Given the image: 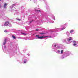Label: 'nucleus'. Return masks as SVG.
I'll list each match as a JSON object with an SVG mask.
<instances>
[{
    "mask_svg": "<svg viewBox=\"0 0 78 78\" xmlns=\"http://www.w3.org/2000/svg\"><path fill=\"white\" fill-rule=\"evenodd\" d=\"M33 22V20H32L31 21L29 22V23H31Z\"/></svg>",
    "mask_w": 78,
    "mask_h": 78,
    "instance_id": "nucleus-12",
    "label": "nucleus"
},
{
    "mask_svg": "<svg viewBox=\"0 0 78 78\" xmlns=\"http://www.w3.org/2000/svg\"><path fill=\"white\" fill-rule=\"evenodd\" d=\"M58 52H59V51H58Z\"/></svg>",
    "mask_w": 78,
    "mask_h": 78,
    "instance_id": "nucleus-23",
    "label": "nucleus"
},
{
    "mask_svg": "<svg viewBox=\"0 0 78 78\" xmlns=\"http://www.w3.org/2000/svg\"><path fill=\"white\" fill-rule=\"evenodd\" d=\"M45 33H41L40 34H45Z\"/></svg>",
    "mask_w": 78,
    "mask_h": 78,
    "instance_id": "nucleus-13",
    "label": "nucleus"
},
{
    "mask_svg": "<svg viewBox=\"0 0 78 78\" xmlns=\"http://www.w3.org/2000/svg\"><path fill=\"white\" fill-rule=\"evenodd\" d=\"M35 31H39V30L36 29V30H35Z\"/></svg>",
    "mask_w": 78,
    "mask_h": 78,
    "instance_id": "nucleus-18",
    "label": "nucleus"
},
{
    "mask_svg": "<svg viewBox=\"0 0 78 78\" xmlns=\"http://www.w3.org/2000/svg\"><path fill=\"white\" fill-rule=\"evenodd\" d=\"M73 43H74V44H75V43H76V41H73Z\"/></svg>",
    "mask_w": 78,
    "mask_h": 78,
    "instance_id": "nucleus-11",
    "label": "nucleus"
},
{
    "mask_svg": "<svg viewBox=\"0 0 78 78\" xmlns=\"http://www.w3.org/2000/svg\"><path fill=\"white\" fill-rule=\"evenodd\" d=\"M1 6L0 5V7Z\"/></svg>",
    "mask_w": 78,
    "mask_h": 78,
    "instance_id": "nucleus-24",
    "label": "nucleus"
},
{
    "mask_svg": "<svg viewBox=\"0 0 78 78\" xmlns=\"http://www.w3.org/2000/svg\"><path fill=\"white\" fill-rule=\"evenodd\" d=\"M63 52H64L63 51V50H61V53L62 54V53H63Z\"/></svg>",
    "mask_w": 78,
    "mask_h": 78,
    "instance_id": "nucleus-9",
    "label": "nucleus"
},
{
    "mask_svg": "<svg viewBox=\"0 0 78 78\" xmlns=\"http://www.w3.org/2000/svg\"><path fill=\"white\" fill-rule=\"evenodd\" d=\"M36 37H37L38 39H43L44 38H45V37H48V36H41L39 37V35H36Z\"/></svg>",
    "mask_w": 78,
    "mask_h": 78,
    "instance_id": "nucleus-1",
    "label": "nucleus"
},
{
    "mask_svg": "<svg viewBox=\"0 0 78 78\" xmlns=\"http://www.w3.org/2000/svg\"><path fill=\"white\" fill-rule=\"evenodd\" d=\"M76 43H74L73 44V45L74 46H76Z\"/></svg>",
    "mask_w": 78,
    "mask_h": 78,
    "instance_id": "nucleus-10",
    "label": "nucleus"
},
{
    "mask_svg": "<svg viewBox=\"0 0 78 78\" xmlns=\"http://www.w3.org/2000/svg\"><path fill=\"white\" fill-rule=\"evenodd\" d=\"M51 37L50 36V37Z\"/></svg>",
    "mask_w": 78,
    "mask_h": 78,
    "instance_id": "nucleus-21",
    "label": "nucleus"
},
{
    "mask_svg": "<svg viewBox=\"0 0 78 78\" xmlns=\"http://www.w3.org/2000/svg\"><path fill=\"white\" fill-rule=\"evenodd\" d=\"M12 37L14 39H16V37L14 36V35L12 36Z\"/></svg>",
    "mask_w": 78,
    "mask_h": 78,
    "instance_id": "nucleus-6",
    "label": "nucleus"
},
{
    "mask_svg": "<svg viewBox=\"0 0 78 78\" xmlns=\"http://www.w3.org/2000/svg\"><path fill=\"white\" fill-rule=\"evenodd\" d=\"M65 28H62V30H64V29H65Z\"/></svg>",
    "mask_w": 78,
    "mask_h": 78,
    "instance_id": "nucleus-15",
    "label": "nucleus"
},
{
    "mask_svg": "<svg viewBox=\"0 0 78 78\" xmlns=\"http://www.w3.org/2000/svg\"><path fill=\"white\" fill-rule=\"evenodd\" d=\"M4 32L5 33H6L7 32V31L6 30H4Z\"/></svg>",
    "mask_w": 78,
    "mask_h": 78,
    "instance_id": "nucleus-14",
    "label": "nucleus"
},
{
    "mask_svg": "<svg viewBox=\"0 0 78 78\" xmlns=\"http://www.w3.org/2000/svg\"><path fill=\"white\" fill-rule=\"evenodd\" d=\"M17 20H20V19H16Z\"/></svg>",
    "mask_w": 78,
    "mask_h": 78,
    "instance_id": "nucleus-20",
    "label": "nucleus"
},
{
    "mask_svg": "<svg viewBox=\"0 0 78 78\" xmlns=\"http://www.w3.org/2000/svg\"><path fill=\"white\" fill-rule=\"evenodd\" d=\"M5 23L4 24V26H6L9 24V22L8 21H6Z\"/></svg>",
    "mask_w": 78,
    "mask_h": 78,
    "instance_id": "nucleus-2",
    "label": "nucleus"
},
{
    "mask_svg": "<svg viewBox=\"0 0 78 78\" xmlns=\"http://www.w3.org/2000/svg\"><path fill=\"white\" fill-rule=\"evenodd\" d=\"M71 40H72V37H70L68 39V41H71Z\"/></svg>",
    "mask_w": 78,
    "mask_h": 78,
    "instance_id": "nucleus-5",
    "label": "nucleus"
},
{
    "mask_svg": "<svg viewBox=\"0 0 78 78\" xmlns=\"http://www.w3.org/2000/svg\"><path fill=\"white\" fill-rule=\"evenodd\" d=\"M21 34H25V35H26V34H24V33H22Z\"/></svg>",
    "mask_w": 78,
    "mask_h": 78,
    "instance_id": "nucleus-16",
    "label": "nucleus"
},
{
    "mask_svg": "<svg viewBox=\"0 0 78 78\" xmlns=\"http://www.w3.org/2000/svg\"><path fill=\"white\" fill-rule=\"evenodd\" d=\"M6 39H5L4 40V42L3 43V45H5L6 44Z\"/></svg>",
    "mask_w": 78,
    "mask_h": 78,
    "instance_id": "nucleus-3",
    "label": "nucleus"
},
{
    "mask_svg": "<svg viewBox=\"0 0 78 78\" xmlns=\"http://www.w3.org/2000/svg\"><path fill=\"white\" fill-rule=\"evenodd\" d=\"M0 1H1V0H0Z\"/></svg>",
    "mask_w": 78,
    "mask_h": 78,
    "instance_id": "nucleus-22",
    "label": "nucleus"
},
{
    "mask_svg": "<svg viewBox=\"0 0 78 78\" xmlns=\"http://www.w3.org/2000/svg\"><path fill=\"white\" fill-rule=\"evenodd\" d=\"M7 6V4L5 3L4 4V8H6V6Z\"/></svg>",
    "mask_w": 78,
    "mask_h": 78,
    "instance_id": "nucleus-4",
    "label": "nucleus"
},
{
    "mask_svg": "<svg viewBox=\"0 0 78 78\" xmlns=\"http://www.w3.org/2000/svg\"><path fill=\"white\" fill-rule=\"evenodd\" d=\"M24 63H26V61H24Z\"/></svg>",
    "mask_w": 78,
    "mask_h": 78,
    "instance_id": "nucleus-17",
    "label": "nucleus"
},
{
    "mask_svg": "<svg viewBox=\"0 0 78 78\" xmlns=\"http://www.w3.org/2000/svg\"><path fill=\"white\" fill-rule=\"evenodd\" d=\"M35 11L37 12H41V11L39 10H36Z\"/></svg>",
    "mask_w": 78,
    "mask_h": 78,
    "instance_id": "nucleus-7",
    "label": "nucleus"
},
{
    "mask_svg": "<svg viewBox=\"0 0 78 78\" xmlns=\"http://www.w3.org/2000/svg\"><path fill=\"white\" fill-rule=\"evenodd\" d=\"M54 47H56V45H55L54 46Z\"/></svg>",
    "mask_w": 78,
    "mask_h": 78,
    "instance_id": "nucleus-19",
    "label": "nucleus"
},
{
    "mask_svg": "<svg viewBox=\"0 0 78 78\" xmlns=\"http://www.w3.org/2000/svg\"><path fill=\"white\" fill-rule=\"evenodd\" d=\"M73 31H74V30H71L70 31V32L71 33H73Z\"/></svg>",
    "mask_w": 78,
    "mask_h": 78,
    "instance_id": "nucleus-8",
    "label": "nucleus"
}]
</instances>
